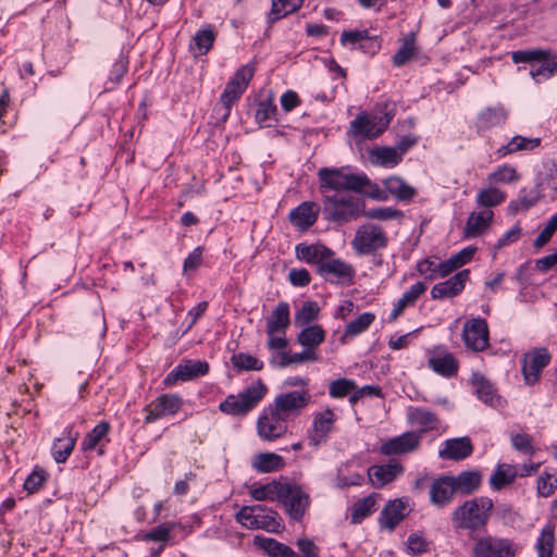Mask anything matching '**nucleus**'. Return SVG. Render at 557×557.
Listing matches in <instances>:
<instances>
[{
  "mask_svg": "<svg viewBox=\"0 0 557 557\" xmlns=\"http://www.w3.org/2000/svg\"><path fill=\"white\" fill-rule=\"evenodd\" d=\"M268 386L259 377L238 395L230 394L219 404V410L232 417H246L268 394Z\"/></svg>",
  "mask_w": 557,
  "mask_h": 557,
  "instance_id": "nucleus-3",
  "label": "nucleus"
},
{
  "mask_svg": "<svg viewBox=\"0 0 557 557\" xmlns=\"http://www.w3.org/2000/svg\"><path fill=\"white\" fill-rule=\"evenodd\" d=\"M408 421L411 424L421 425V429L419 431H416L421 435L425 432L434 430L438 422V418L434 412L426 410L424 408L409 407Z\"/></svg>",
  "mask_w": 557,
  "mask_h": 557,
  "instance_id": "nucleus-40",
  "label": "nucleus"
},
{
  "mask_svg": "<svg viewBox=\"0 0 557 557\" xmlns=\"http://www.w3.org/2000/svg\"><path fill=\"white\" fill-rule=\"evenodd\" d=\"M184 406V399L178 394L163 393L144 407L145 424L153 423L165 417L177 414Z\"/></svg>",
  "mask_w": 557,
  "mask_h": 557,
  "instance_id": "nucleus-7",
  "label": "nucleus"
},
{
  "mask_svg": "<svg viewBox=\"0 0 557 557\" xmlns=\"http://www.w3.org/2000/svg\"><path fill=\"white\" fill-rule=\"evenodd\" d=\"M12 106V97L10 89L3 87L0 91V135H5L10 129H13L15 122L5 121L9 109Z\"/></svg>",
  "mask_w": 557,
  "mask_h": 557,
  "instance_id": "nucleus-58",
  "label": "nucleus"
},
{
  "mask_svg": "<svg viewBox=\"0 0 557 557\" xmlns=\"http://www.w3.org/2000/svg\"><path fill=\"white\" fill-rule=\"evenodd\" d=\"M285 484H287L290 492L286 493L287 495L280 498L278 502L285 507L286 512L293 520L300 521L310 507V496L299 484L288 481H285Z\"/></svg>",
  "mask_w": 557,
  "mask_h": 557,
  "instance_id": "nucleus-14",
  "label": "nucleus"
},
{
  "mask_svg": "<svg viewBox=\"0 0 557 557\" xmlns=\"http://www.w3.org/2000/svg\"><path fill=\"white\" fill-rule=\"evenodd\" d=\"M317 272L324 276L326 281H330L333 283L332 280L327 278V274H332L338 278V281H348L349 283L352 282V278L355 277V269L351 264L346 263L344 260L336 258L334 260H331L329 262L321 263Z\"/></svg>",
  "mask_w": 557,
  "mask_h": 557,
  "instance_id": "nucleus-30",
  "label": "nucleus"
},
{
  "mask_svg": "<svg viewBox=\"0 0 557 557\" xmlns=\"http://www.w3.org/2000/svg\"><path fill=\"white\" fill-rule=\"evenodd\" d=\"M320 213V206L314 201H302L294 208L288 219L300 231H307L315 224Z\"/></svg>",
  "mask_w": 557,
  "mask_h": 557,
  "instance_id": "nucleus-24",
  "label": "nucleus"
},
{
  "mask_svg": "<svg viewBox=\"0 0 557 557\" xmlns=\"http://www.w3.org/2000/svg\"><path fill=\"white\" fill-rule=\"evenodd\" d=\"M375 124L374 135H382L388 127L397 113L396 102L393 100H385L376 102L373 110Z\"/></svg>",
  "mask_w": 557,
  "mask_h": 557,
  "instance_id": "nucleus-35",
  "label": "nucleus"
},
{
  "mask_svg": "<svg viewBox=\"0 0 557 557\" xmlns=\"http://www.w3.org/2000/svg\"><path fill=\"white\" fill-rule=\"evenodd\" d=\"M358 255H371L388 245V237L381 225L367 224L360 226L351 242Z\"/></svg>",
  "mask_w": 557,
  "mask_h": 557,
  "instance_id": "nucleus-6",
  "label": "nucleus"
},
{
  "mask_svg": "<svg viewBox=\"0 0 557 557\" xmlns=\"http://www.w3.org/2000/svg\"><path fill=\"white\" fill-rule=\"evenodd\" d=\"M469 278V269L458 271L455 275L448 277L446 281L435 284L430 293L431 298L433 300H441L444 298L457 297L463 292Z\"/></svg>",
  "mask_w": 557,
  "mask_h": 557,
  "instance_id": "nucleus-19",
  "label": "nucleus"
},
{
  "mask_svg": "<svg viewBox=\"0 0 557 557\" xmlns=\"http://www.w3.org/2000/svg\"><path fill=\"white\" fill-rule=\"evenodd\" d=\"M336 419L337 417L331 408L314 412L312 425L308 430L309 445L312 447H319L320 445L325 444L330 434L335 429Z\"/></svg>",
  "mask_w": 557,
  "mask_h": 557,
  "instance_id": "nucleus-12",
  "label": "nucleus"
},
{
  "mask_svg": "<svg viewBox=\"0 0 557 557\" xmlns=\"http://www.w3.org/2000/svg\"><path fill=\"white\" fill-rule=\"evenodd\" d=\"M545 197L543 182L539 181L530 193L525 187L519 190L518 198L512 199L507 206V214L516 215L519 211H529Z\"/></svg>",
  "mask_w": 557,
  "mask_h": 557,
  "instance_id": "nucleus-23",
  "label": "nucleus"
},
{
  "mask_svg": "<svg viewBox=\"0 0 557 557\" xmlns=\"http://www.w3.org/2000/svg\"><path fill=\"white\" fill-rule=\"evenodd\" d=\"M382 42V37L371 36L369 29L344 30L341 35L343 46L351 45V49H359L369 57H374L380 52Z\"/></svg>",
  "mask_w": 557,
  "mask_h": 557,
  "instance_id": "nucleus-11",
  "label": "nucleus"
},
{
  "mask_svg": "<svg viewBox=\"0 0 557 557\" xmlns=\"http://www.w3.org/2000/svg\"><path fill=\"white\" fill-rule=\"evenodd\" d=\"M252 467L259 473H271L282 470L285 467V460L275 453H260L255 456Z\"/></svg>",
  "mask_w": 557,
  "mask_h": 557,
  "instance_id": "nucleus-41",
  "label": "nucleus"
},
{
  "mask_svg": "<svg viewBox=\"0 0 557 557\" xmlns=\"http://www.w3.org/2000/svg\"><path fill=\"white\" fill-rule=\"evenodd\" d=\"M541 138H527L521 135H516L506 145H502L496 151V160L502 159L508 154L521 151V150H533L541 146Z\"/></svg>",
  "mask_w": 557,
  "mask_h": 557,
  "instance_id": "nucleus-39",
  "label": "nucleus"
},
{
  "mask_svg": "<svg viewBox=\"0 0 557 557\" xmlns=\"http://www.w3.org/2000/svg\"><path fill=\"white\" fill-rule=\"evenodd\" d=\"M506 193L496 187L481 189L476 196V202L481 207L491 208L503 203L506 200Z\"/></svg>",
  "mask_w": 557,
  "mask_h": 557,
  "instance_id": "nucleus-56",
  "label": "nucleus"
},
{
  "mask_svg": "<svg viewBox=\"0 0 557 557\" xmlns=\"http://www.w3.org/2000/svg\"><path fill=\"white\" fill-rule=\"evenodd\" d=\"M374 320L375 314L373 312H363L362 314L358 315L355 320L346 325L345 332L341 336L339 342L345 344L347 336H356L367 331L369 326L374 322Z\"/></svg>",
  "mask_w": 557,
  "mask_h": 557,
  "instance_id": "nucleus-50",
  "label": "nucleus"
},
{
  "mask_svg": "<svg viewBox=\"0 0 557 557\" xmlns=\"http://www.w3.org/2000/svg\"><path fill=\"white\" fill-rule=\"evenodd\" d=\"M129 50L122 49L117 60L112 64L108 79L104 83V91H113L121 84L128 72Z\"/></svg>",
  "mask_w": 557,
  "mask_h": 557,
  "instance_id": "nucleus-34",
  "label": "nucleus"
},
{
  "mask_svg": "<svg viewBox=\"0 0 557 557\" xmlns=\"http://www.w3.org/2000/svg\"><path fill=\"white\" fill-rule=\"evenodd\" d=\"M278 110L273 95L260 100L255 112V121L260 127H272L278 123Z\"/></svg>",
  "mask_w": 557,
  "mask_h": 557,
  "instance_id": "nucleus-31",
  "label": "nucleus"
},
{
  "mask_svg": "<svg viewBox=\"0 0 557 557\" xmlns=\"http://www.w3.org/2000/svg\"><path fill=\"white\" fill-rule=\"evenodd\" d=\"M421 59L420 48L417 46V36L414 32H409L401 39V45L392 57L394 66H404L410 60Z\"/></svg>",
  "mask_w": 557,
  "mask_h": 557,
  "instance_id": "nucleus-28",
  "label": "nucleus"
},
{
  "mask_svg": "<svg viewBox=\"0 0 557 557\" xmlns=\"http://www.w3.org/2000/svg\"><path fill=\"white\" fill-rule=\"evenodd\" d=\"M557 490V478L554 473L545 470L537 479L536 491L541 497H549Z\"/></svg>",
  "mask_w": 557,
  "mask_h": 557,
  "instance_id": "nucleus-61",
  "label": "nucleus"
},
{
  "mask_svg": "<svg viewBox=\"0 0 557 557\" xmlns=\"http://www.w3.org/2000/svg\"><path fill=\"white\" fill-rule=\"evenodd\" d=\"M371 156L375 158L374 163L383 166H395L403 161L396 147H375L371 150Z\"/></svg>",
  "mask_w": 557,
  "mask_h": 557,
  "instance_id": "nucleus-51",
  "label": "nucleus"
},
{
  "mask_svg": "<svg viewBox=\"0 0 557 557\" xmlns=\"http://www.w3.org/2000/svg\"><path fill=\"white\" fill-rule=\"evenodd\" d=\"M426 284L422 281L414 283L395 304V307L388 315L387 321H395L408 306H413L419 297L426 290Z\"/></svg>",
  "mask_w": 557,
  "mask_h": 557,
  "instance_id": "nucleus-38",
  "label": "nucleus"
},
{
  "mask_svg": "<svg viewBox=\"0 0 557 557\" xmlns=\"http://www.w3.org/2000/svg\"><path fill=\"white\" fill-rule=\"evenodd\" d=\"M183 361L184 364L180 363V367L185 382L207 375L210 371V366L205 360L184 359Z\"/></svg>",
  "mask_w": 557,
  "mask_h": 557,
  "instance_id": "nucleus-53",
  "label": "nucleus"
},
{
  "mask_svg": "<svg viewBox=\"0 0 557 557\" xmlns=\"http://www.w3.org/2000/svg\"><path fill=\"white\" fill-rule=\"evenodd\" d=\"M552 356L547 348H536L525 354L522 364V374L528 385H534L540 381L542 370L550 362Z\"/></svg>",
  "mask_w": 557,
  "mask_h": 557,
  "instance_id": "nucleus-17",
  "label": "nucleus"
},
{
  "mask_svg": "<svg viewBox=\"0 0 557 557\" xmlns=\"http://www.w3.org/2000/svg\"><path fill=\"white\" fill-rule=\"evenodd\" d=\"M471 557H515V550L508 539L488 535L475 541Z\"/></svg>",
  "mask_w": 557,
  "mask_h": 557,
  "instance_id": "nucleus-15",
  "label": "nucleus"
},
{
  "mask_svg": "<svg viewBox=\"0 0 557 557\" xmlns=\"http://www.w3.org/2000/svg\"><path fill=\"white\" fill-rule=\"evenodd\" d=\"M319 190L323 194L327 190L362 193L369 177L364 173L349 172L348 166L321 168L318 173Z\"/></svg>",
  "mask_w": 557,
  "mask_h": 557,
  "instance_id": "nucleus-2",
  "label": "nucleus"
},
{
  "mask_svg": "<svg viewBox=\"0 0 557 557\" xmlns=\"http://www.w3.org/2000/svg\"><path fill=\"white\" fill-rule=\"evenodd\" d=\"M280 362L278 367L285 368L292 363H302L306 361H318L319 356L317 351H309V349L304 348L300 352L289 354L288 351H280Z\"/></svg>",
  "mask_w": 557,
  "mask_h": 557,
  "instance_id": "nucleus-57",
  "label": "nucleus"
},
{
  "mask_svg": "<svg viewBox=\"0 0 557 557\" xmlns=\"http://www.w3.org/2000/svg\"><path fill=\"white\" fill-rule=\"evenodd\" d=\"M231 363L237 373L245 371H261L264 367L262 360L248 352H235L231 356Z\"/></svg>",
  "mask_w": 557,
  "mask_h": 557,
  "instance_id": "nucleus-49",
  "label": "nucleus"
},
{
  "mask_svg": "<svg viewBox=\"0 0 557 557\" xmlns=\"http://www.w3.org/2000/svg\"><path fill=\"white\" fill-rule=\"evenodd\" d=\"M555 528L554 522H547L537 537L535 547L539 557H553L554 544H555Z\"/></svg>",
  "mask_w": 557,
  "mask_h": 557,
  "instance_id": "nucleus-47",
  "label": "nucleus"
},
{
  "mask_svg": "<svg viewBox=\"0 0 557 557\" xmlns=\"http://www.w3.org/2000/svg\"><path fill=\"white\" fill-rule=\"evenodd\" d=\"M295 251L298 260L305 261L308 264H315L318 267V243L310 245L299 243L296 245Z\"/></svg>",
  "mask_w": 557,
  "mask_h": 557,
  "instance_id": "nucleus-63",
  "label": "nucleus"
},
{
  "mask_svg": "<svg viewBox=\"0 0 557 557\" xmlns=\"http://www.w3.org/2000/svg\"><path fill=\"white\" fill-rule=\"evenodd\" d=\"M290 492L289 487L285 482L281 480H272L271 482L255 487L250 491V495L256 500H280V498L286 496Z\"/></svg>",
  "mask_w": 557,
  "mask_h": 557,
  "instance_id": "nucleus-36",
  "label": "nucleus"
},
{
  "mask_svg": "<svg viewBox=\"0 0 557 557\" xmlns=\"http://www.w3.org/2000/svg\"><path fill=\"white\" fill-rule=\"evenodd\" d=\"M376 494L372 493L363 498L358 499L351 508L352 524L361 523L367 517L375 511Z\"/></svg>",
  "mask_w": 557,
  "mask_h": 557,
  "instance_id": "nucleus-48",
  "label": "nucleus"
},
{
  "mask_svg": "<svg viewBox=\"0 0 557 557\" xmlns=\"http://www.w3.org/2000/svg\"><path fill=\"white\" fill-rule=\"evenodd\" d=\"M216 33L213 25L208 24L205 28L199 29L194 36V44L198 50V55L207 54L213 47Z\"/></svg>",
  "mask_w": 557,
  "mask_h": 557,
  "instance_id": "nucleus-52",
  "label": "nucleus"
},
{
  "mask_svg": "<svg viewBox=\"0 0 557 557\" xmlns=\"http://www.w3.org/2000/svg\"><path fill=\"white\" fill-rule=\"evenodd\" d=\"M111 429L110 422L102 420L85 434L79 446L85 456V460L81 465L82 470H87L90 467V454L92 451H96L98 457H103L107 454V446L111 442Z\"/></svg>",
  "mask_w": 557,
  "mask_h": 557,
  "instance_id": "nucleus-5",
  "label": "nucleus"
},
{
  "mask_svg": "<svg viewBox=\"0 0 557 557\" xmlns=\"http://www.w3.org/2000/svg\"><path fill=\"white\" fill-rule=\"evenodd\" d=\"M49 478V472L45 468L36 465L32 472L26 476L23 483V490L26 491L28 495L36 494L46 486Z\"/></svg>",
  "mask_w": 557,
  "mask_h": 557,
  "instance_id": "nucleus-46",
  "label": "nucleus"
},
{
  "mask_svg": "<svg viewBox=\"0 0 557 557\" xmlns=\"http://www.w3.org/2000/svg\"><path fill=\"white\" fill-rule=\"evenodd\" d=\"M320 307L317 301H305L299 310L295 312L294 321L297 326H308L319 318Z\"/></svg>",
  "mask_w": 557,
  "mask_h": 557,
  "instance_id": "nucleus-54",
  "label": "nucleus"
},
{
  "mask_svg": "<svg viewBox=\"0 0 557 557\" xmlns=\"http://www.w3.org/2000/svg\"><path fill=\"white\" fill-rule=\"evenodd\" d=\"M323 214L325 219L338 223H347L356 220L363 213L366 203L362 199L355 197L325 196Z\"/></svg>",
  "mask_w": 557,
  "mask_h": 557,
  "instance_id": "nucleus-4",
  "label": "nucleus"
},
{
  "mask_svg": "<svg viewBox=\"0 0 557 557\" xmlns=\"http://www.w3.org/2000/svg\"><path fill=\"white\" fill-rule=\"evenodd\" d=\"M493 508L494 504L490 497H474L466 500L453 511L451 521L457 530H468L471 533L486 531Z\"/></svg>",
  "mask_w": 557,
  "mask_h": 557,
  "instance_id": "nucleus-1",
  "label": "nucleus"
},
{
  "mask_svg": "<svg viewBox=\"0 0 557 557\" xmlns=\"http://www.w3.org/2000/svg\"><path fill=\"white\" fill-rule=\"evenodd\" d=\"M311 403V395L307 389L290 391L275 397L272 408L276 417H283L287 421L298 417L301 409Z\"/></svg>",
  "mask_w": 557,
  "mask_h": 557,
  "instance_id": "nucleus-8",
  "label": "nucleus"
},
{
  "mask_svg": "<svg viewBox=\"0 0 557 557\" xmlns=\"http://www.w3.org/2000/svg\"><path fill=\"white\" fill-rule=\"evenodd\" d=\"M287 420L276 417L272 404L263 408L257 420L258 435L265 441L272 442L283 437L287 430Z\"/></svg>",
  "mask_w": 557,
  "mask_h": 557,
  "instance_id": "nucleus-13",
  "label": "nucleus"
},
{
  "mask_svg": "<svg viewBox=\"0 0 557 557\" xmlns=\"http://www.w3.org/2000/svg\"><path fill=\"white\" fill-rule=\"evenodd\" d=\"M494 213L492 210L470 213L462 232L463 238L478 237L490 227L493 222Z\"/></svg>",
  "mask_w": 557,
  "mask_h": 557,
  "instance_id": "nucleus-29",
  "label": "nucleus"
},
{
  "mask_svg": "<svg viewBox=\"0 0 557 557\" xmlns=\"http://www.w3.org/2000/svg\"><path fill=\"white\" fill-rule=\"evenodd\" d=\"M508 111L503 104L486 107L476 115L474 129L479 136H484L493 128L503 127L508 120Z\"/></svg>",
  "mask_w": 557,
  "mask_h": 557,
  "instance_id": "nucleus-16",
  "label": "nucleus"
},
{
  "mask_svg": "<svg viewBox=\"0 0 557 557\" xmlns=\"http://www.w3.org/2000/svg\"><path fill=\"white\" fill-rule=\"evenodd\" d=\"M470 384L474 388L473 393L486 406L498 408L506 404V400L497 393L494 384L487 380L482 373L473 372Z\"/></svg>",
  "mask_w": 557,
  "mask_h": 557,
  "instance_id": "nucleus-20",
  "label": "nucleus"
},
{
  "mask_svg": "<svg viewBox=\"0 0 557 557\" xmlns=\"http://www.w3.org/2000/svg\"><path fill=\"white\" fill-rule=\"evenodd\" d=\"M428 366L437 374L444 377H454L458 374L459 361L451 354L446 351L443 346H436L433 350H428Z\"/></svg>",
  "mask_w": 557,
  "mask_h": 557,
  "instance_id": "nucleus-18",
  "label": "nucleus"
},
{
  "mask_svg": "<svg viewBox=\"0 0 557 557\" xmlns=\"http://www.w3.org/2000/svg\"><path fill=\"white\" fill-rule=\"evenodd\" d=\"M455 487L463 495L474 493L482 483V475L478 470L462 471L457 476H453Z\"/></svg>",
  "mask_w": 557,
  "mask_h": 557,
  "instance_id": "nucleus-43",
  "label": "nucleus"
},
{
  "mask_svg": "<svg viewBox=\"0 0 557 557\" xmlns=\"http://www.w3.org/2000/svg\"><path fill=\"white\" fill-rule=\"evenodd\" d=\"M305 0H272L271 12L268 15V24L272 26L278 20L297 12Z\"/></svg>",
  "mask_w": 557,
  "mask_h": 557,
  "instance_id": "nucleus-42",
  "label": "nucleus"
},
{
  "mask_svg": "<svg viewBox=\"0 0 557 557\" xmlns=\"http://www.w3.org/2000/svg\"><path fill=\"white\" fill-rule=\"evenodd\" d=\"M326 332L320 324L304 326L298 333L296 342L309 351H317V348L325 342Z\"/></svg>",
  "mask_w": 557,
  "mask_h": 557,
  "instance_id": "nucleus-37",
  "label": "nucleus"
},
{
  "mask_svg": "<svg viewBox=\"0 0 557 557\" xmlns=\"http://www.w3.org/2000/svg\"><path fill=\"white\" fill-rule=\"evenodd\" d=\"M473 449L470 437H455L445 441V447L440 450L438 456L444 460L459 461L470 457Z\"/></svg>",
  "mask_w": 557,
  "mask_h": 557,
  "instance_id": "nucleus-25",
  "label": "nucleus"
},
{
  "mask_svg": "<svg viewBox=\"0 0 557 557\" xmlns=\"http://www.w3.org/2000/svg\"><path fill=\"white\" fill-rule=\"evenodd\" d=\"M256 72V63L249 62L239 66L227 83H237L239 89L246 91Z\"/></svg>",
  "mask_w": 557,
  "mask_h": 557,
  "instance_id": "nucleus-59",
  "label": "nucleus"
},
{
  "mask_svg": "<svg viewBox=\"0 0 557 557\" xmlns=\"http://www.w3.org/2000/svg\"><path fill=\"white\" fill-rule=\"evenodd\" d=\"M357 388L355 381L339 377L330 383L329 395L332 398H344Z\"/></svg>",
  "mask_w": 557,
  "mask_h": 557,
  "instance_id": "nucleus-60",
  "label": "nucleus"
},
{
  "mask_svg": "<svg viewBox=\"0 0 557 557\" xmlns=\"http://www.w3.org/2000/svg\"><path fill=\"white\" fill-rule=\"evenodd\" d=\"M290 325V308L288 302L280 301L273 309L270 317L267 318L265 332L267 335L283 334Z\"/></svg>",
  "mask_w": 557,
  "mask_h": 557,
  "instance_id": "nucleus-27",
  "label": "nucleus"
},
{
  "mask_svg": "<svg viewBox=\"0 0 557 557\" xmlns=\"http://www.w3.org/2000/svg\"><path fill=\"white\" fill-rule=\"evenodd\" d=\"M456 492L453 475H442L431 484L430 500L438 507H444L453 500Z\"/></svg>",
  "mask_w": 557,
  "mask_h": 557,
  "instance_id": "nucleus-26",
  "label": "nucleus"
},
{
  "mask_svg": "<svg viewBox=\"0 0 557 557\" xmlns=\"http://www.w3.org/2000/svg\"><path fill=\"white\" fill-rule=\"evenodd\" d=\"M517 471L513 466L499 463L490 478V485L494 491H500L505 486L515 482Z\"/></svg>",
  "mask_w": 557,
  "mask_h": 557,
  "instance_id": "nucleus-45",
  "label": "nucleus"
},
{
  "mask_svg": "<svg viewBox=\"0 0 557 557\" xmlns=\"http://www.w3.org/2000/svg\"><path fill=\"white\" fill-rule=\"evenodd\" d=\"M519 180L516 169L509 164L498 166L494 172L488 174V181L492 183L508 184Z\"/></svg>",
  "mask_w": 557,
  "mask_h": 557,
  "instance_id": "nucleus-62",
  "label": "nucleus"
},
{
  "mask_svg": "<svg viewBox=\"0 0 557 557\" xmlns=\"http://www.w3.org/2000/svg\"><path fill=\"white\" fill-rule=\"evenodd\" d=\"M79 433L73 424L66 425L60 437L53 440L51 456L57 463H65L75 449Z\"/></svg>",
  "mask_w": 557,
  "mask_h": 557,
  "instance_id": "nucleus-21",
  "label": "nucleus"
},
{
  "mask_svg": "<svg viewBox=\"0 0 557 557\" xmlns=\"http://www.w3.org/2000/svg\"><path fill=\"white\" fill-rule=\"evenodd\" d=\"M430 550V543L419 533H411L407 540L406 552L411 556H419Z\"/></svg>",
  "mask_w": 557,
  "mask_h": 557,
  "instance_id": "nucleus-64",
  "label": "nucleus"
},
{
  "mask_svg": "<svg viewBox=\"0 0 557 557\" xmlns=\"http://www.w3.org/2000/svg\"><path fill=\"white\" fill-rule=\"evenodd\" d=\"M176 524L173 521H168L164 523H161L157 525L156 528L151 529L148 532L145 533H137L134 539L135 541H144V542H161V544H166L170 541L171 532L175 529Z\"/></svg>",
  "mask_w": 557,
  "mask_h": 557,
  "instance_id": "nucleus-44",
  "label": "nucleus"
},
{
  "mask_svg": "<svg viewBox=\"0 0 557 557\" xmlns=\"http://www.w3.org/2000/svg\"><path fill=\"white\" fill-rule=\"evenodd\" d=\"M405 508L406 504L400 498L389 500L380 513V524L393 531L397 524L404 520L406 515L403 513V510Z\"/></svg>",
  "mask_w": 557,
  "mask_h": 557,
  "instance_id": "nucleus-33",
  "label": "nucleus"
},
{
  "mask_svg": "<svg viewBox=\"0 0 557 557\" xmlns=\"http://www.w3.org/2000/svg\"><path fill=\"white\" fill-rule=\"evenodd\" d=\"M375 122L371 121L366 113L359 114L355 120L351 121L350 127L356 136H362L363 138L373 139L380 135L375 134Z\"/></svg>",
  "mask_w": 557,
  "mask_h": 557,
  "instance_id": "nucleus-55",
  "label": "nucleus"
},
{
  "mask_svg": "<svg viewBox=\"0 0 557 557\" xmlns=\"http://www.w3.org/2000/svg\"><path fill=\"white\" fill-rule=\"evenodd\" d=\"M550 49L543 48H530L524 50H516L511 52V61L515 64H529L531 65L530 76L535 83H541L545 78V71L539 73L542 67L546 66V62L549 61Z\"/></svg>",
  "mask_w": 557,
  "mask_h": 557,
  "instance_id": "nucleus-10",
  "label": "nucleus"
},
{
  "mask_svg": "<svg viewBox=\"0 0 557 557\" xmlns=\"http://www.w3.org/2000/svg\"><path fill=\"white\" fill-rule=\"evenodd\" d=\"M403 472L404 466L396 460H391L386 465L372 466L368 469L370 480L372 481V478H375L377 481L376 487H383L385 484L391 483Z\"/></svg>",
  "mask_w": 557,
  "mask_h": 557,
  "instance_id": "nucleus-32",
  "label": "nucleus"
},
{
  "mask_svg": "<svg viewBox=\"0 0 557 557\" xmlns=\"http://www.w3.org/2000/svg\"><path fill=\"white\" fill-rule=\"evenodd\" d=\"M462 341L469 349L475 352L485 350L490 346L487 321L481 317L467 320L462 330Z\"/></svg>",
  "mask_w": 557,
  "mask_h": 557,
  "instance_id": "nucleus-9",
  "label": "nucleus"
},
{
  "mask_svg": "<svg viewBox=\"0 0 557 557\" xmlns=\"http://www.w3.org/2000/svg\"><path fill=\"white\" fill-rule=\"evenodd\" d=\"M420 445V433L407 431L401 435L387 440L381 447L380 453L384 456L407 454Z\"/></svg>",
  "mask_w": 557,
  "mask_h": 557,
  "instance_id": "nucleus-22",
  "label": "nucleus"
}]
</instances>
